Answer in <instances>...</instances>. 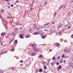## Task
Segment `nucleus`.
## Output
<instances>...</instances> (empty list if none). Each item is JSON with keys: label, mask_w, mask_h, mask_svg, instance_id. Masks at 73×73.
Listing matches in <instances>:
<instances>
[{"label": "nucleus", "mask_w": 73, "mask_h": 73, "mask_svg": "<svg viewBox=\"0 0 73 73\" xmlns=\"http://www.w3.org/2000/svg\"><path fill=\"white\" fill-rule=\"evenodd\" d=\"M64 52L69 53L70 52V49H66L64 50Z\"/></svg>", "instance_id": "nucleus-1"}, {"label": "nucleus", "mask_w": 73, "mask_h": 73, "mask_svg": "<svg viewBox=\"0 0 73 73\" xmlns=\"http://www.w3.org/2000/svg\"><path fill=\"white\" fill-rule=\"evenodd\" d=\"M68 66L69 67H72L73 68V63L71 62H70L68 63Z\"/></svg>", "instance_id": "nucleus-2"}, {"label": "nucleus", "mask_w": 73, "mask_h": 73, "mask_svg": "<svg viewBox=\"0 0 73 73\" xmlns=\"http://www.w3.org/2000/svg\"><path fill=\"white\" fill-rule=\"evenodd\" d=\"M5 35H6V33H2L1 34V36H3L4 37V36H5Z\"/></svg>", "instance_id": "nucleus-3"}, {"label": "nucleus", "mask_w": 73, "mask_h": 73, "mask_svg": "<svg viewBox=\"0 0 73 73\" xmlns=\"http://www.w3.org/2000/svg\"><path fill=\"white\" fill-rule=\"evenodd\" d=\"M61 69V65H60L59 66V67H58L57 68V69L58 70V71H59L60 69Z\"/></svg>", "instance_id": "nucleus-4"}, {"label": "nucleus", "mask_w": 73, "mask_h": 73, "mask_svg": "<svg viewBox=\"0 0 73 73\" xmlns=\"http://www.w3.org/2000/svg\"><path fill=\"white\" fill-rule=\"evenodd\" d=\"M26 13H27L28 15H29V14H30V11H29L28 10H26Z\"/></svg>", "instance_id": "nucleus-5"}, {"label": "nucleus", "mask_w": 73, "mask_h": 73, "mask_svg": "<svg viewBox=\"0 0 73 73\" xmlns=\"http://www.w3.org/2000/svg\"><path fill=\"white\" fill-rule=\"evenodd\" d=\"M16 25H19L20 24L19 23V21H17L16 22Z\"/></svg>", "instance_id": "nucleus-6"}, {"label": "nucleus", "mask_w": 73, "mask_h": 73, "mask_svg": "<svg viewBox=\"0 0 73 73\" xmlns=\"http://www.w3.org/2000/svg\"><path fill=\"white\" fill-rule=\"evenodd\" d=\"M38 34H40V32H35L34 33L35 35H38Z\"/></svg>", "instance_id": "nucleus-7"}, {"label": "nucleus", "mask_w": 73, "mask_h": 73, "mask_svg": "<svg viewBox=\"0 0 73 73\" xmlns=\"http://www.w3.org/2000/svg\"><path fill=\"white\" fill-rule=\"evenodd\" d=\"M62 26V24H61V23L58 26V28H61V27Z\"/></svg>", "instance_id": "nucleus-8"}, {"label": "nucleus", "mask_w": 73, "mask_h": 73, "mask_svg": "<svg viewBox=\"0 0 73 73\" xmlns=\"http://www.w3.org/2000/svg\"><path fill=\"white\" fill-rule=\"evenodd\" d=\"M20 38H23V35L21 34L20 35Z\"/></svg>", "instance_id": "nucleus-9"}, {"label": "nucleus", "mask_w": 73, "mask_h": 73, "mask_svg": "<svg viewBox=\"0 0 73 73\" xmlns=\"http://www.w3.org/2000/svg\"><path fill=\"white\" fill-rule=\"evenodd\" d=\"M39 72H42V69L41 68H40L39 70Z\"/></svg>", "instance_id": "nucleus-10"}, {"label": "nucleus", "mask_w": 73, "mask_h": 73, "mask_svg": "<svg viewBox=\"0 0 73 73\" xmlns=\"http://www.w3.org/2000/svg\"><path fill=\"white\" fill-rule=\"evenodd\" d=\"M40 32V34L41 36H42V34H44V32H43L41 31Z\"/></svg>", "instance_id": "nucleus-11"}, {"label": "nucleus", "mask_w": 73, "mask_h": 73, "mask_svg": "<svg viewBox=\"0 0 73 73\" xmlns=\"http://www.w3.org/2000/svg\"><path fill=\"white\" fill-rule=\"evenodd\" d=\"M64 7V5H62L59 8V9H61L62 8Z\"/></svg>", "instance_id": "nucleus-12"}, {"label": "nucleus", "mask_w": 73, "mask_h": 73, "mask_svg": "<svg viewBox=\"0 0 73 73\" xmlns=\"http://www.w3.org/2000/svg\"><path fill=\"white\" fill-rule=\"evenodd\" d=\"M36 69V73H37L38 72V69Z\"/></svg>", "instance_id": "nucleus-13"}, {"label": "nucleus", "mask_w": 73, "mask_h": 73, "mask_svg": "<svg viewBox=\"0 0 73 73\" xmlns=\"http://www.w3.org/2000/svg\"><path fill=\"white\" fill-rule=\"evenodd\" d=\"M48 24H49V23H47L46 24L44 25V26L48 25Z\"/></svg>", "instance_id": "nucleus-14"}, {"label": "nucleus", "mask_w": 73, "mask_h": 73, "mask_svg": "<svg viewBox=\"0 0 73 73\" xmlns=\"http://www.w3.org/2000/svg\"><path fill=\"white\" fill-rule=\"evenodd\" d=\"M69 56H65L64 57V58H69Z\"/></svg>", "instance_id": "nucleus-15"}, {"label": "nucleus", "mask_w": 73, "mask_h": 73, "mask_svg": "<svg viewBox=\"0 0 73 73\" xmlns=\"http://www.w3.org/2000/svg\"><path fill=\"white\" fill-rule=\"evenodd\" d=\"M35 55V53H34L32 54L31 55L32 56H34Z\"/></svg>", "instance_id": "nucleus-16"}, {"label": "nucleus", "mask_w": 73, "mask_h": 73, "mask_svg": "<svg viewBox=\"0 0 73 73\" xmlns=\"http://www.w3.org/2000/svg\"><path fill=\"white\" fill-rule=\"evenodd\" d=\"M58 34L59 35H61V33L60 31H59L58 32Z\"/></svg>", "instance_id": "nucleus-17"}, {"label": "nucleus", "mask_w": 73, "mask_h": 73, "mask_svg": "<svg viewBox=\"0 0 73 73\" xmlns=\"http://www.w3.org/2000/svg\"><path fill=\"white\" fill-rule=\"evenodd\" d=\"M11 35L12 36H15V33H12L11 34Z\"/></svg>", "instance_id": "nucleus-18"}, {"label": "nucleus", "mask_w": 73, "mask_h": 73, "mask_svg": "<svg viewBox=\"0 0 73 73\" xmlns=\"http://www.w3.org/2000/svg\"><path fill=\"white\" fill-rule=\"evenodd\" d=\"M12 49L11 50L12 51H14V50H15V48H14V47H13L12 48Z\"/></svg>", "instance_id": "nucleus-19"}, {"label": "nucleus", "mask_w": 73, "mask_h": 73, "mask_svg": "<svg viewBox=\"0 0 73 73\" xmlns=\"http://www.w3.org/2000/svg\"><path fill=\"white\" fill-rule=\"evenodd\" d=\"M14 40V38H13L10 41V43H11V42H12V41H13Z\"/></svg>", "instance_id": "nucleus-20"}, {"label": "nucleus", "mask_w": 73, "mask_h": 73, "mask_svg": "<svg viewBox=\"0 0 73 73\" xmlns=\"http://www.w3.org/2000/svg\"><path fill=\"white\" fill-rule=\"evenodd\" d=\"M16 43V44H17V40H15V42H14V43Z\"/></svg>", "instance_id": "nucleus-21"}, {"label": "nucleus", "mask_w": 73, "mask_h": 73, "mask_svg": "<svg viewBox=\"0 0 73 73\" xmlns=\"http://www.w3.org/2000/svg\"><path fill=\"white\" fill-rule=\"evenodd\" d=\"M65 30V29L64 28H63L62 30H61V31L62 32H64Z\"/></svg>", "instance_id": "nucleus-22"}, {"label": "nucleus", "mask_w": 73, "mask_h": 73, "mask_svg": "<svg viewBox=\"0 0 73 73\" xmlns=\"http://www.w3.org/2000/svg\"><path fill=\"white\" fill-rule=\"evenodd\" d=\"M64 57H65V56H64V54H63L62 56V58H64Z\"/></svg>", "instance_id": "nucleus-23"}, {"label": "nucleus", "mask_w": 73, "mask_h": 73, "mask_svg": "<svg viewBox=\"0 0 73 73\" xmlns=\"http://www.w3.org/2000/svg\"><path fill=\"white\" fill-rule=\"evenodd\" d=\"M29 37V35H26V38H28Z\"/></svg>", "instance_id": "nucleus-24"}, {"label": "nucleus", "mask_w": 73, "mask_h": 73, "mask_svg": "<svg viewBox=\"0 0 73 73\" xmlns=\"http://www.w3.org/2000/svg\"><path fill=\"white\" fill-rule=\"evenodd\" d=\"M56 14L57 13L56 12H55L54 14V15L55 16L56 15Z\"/></svg>", "instance_id": "nucleus-25"}, {"label": "nucleus", "mask_w": 73, "mask_h": 73, "mask_svg": "<svg viewBox=\"0 0 73 73\" xmlns=\"http://www.w3.org/2000/svg\"><path fill=\"white\" fill-rule=\"evenodd\" d=\"M58 46H59V44H57L56 45V47H58Z\"/></svg>", "instance_id": "nucleus-26"}, {"label": "nucleus", "mask_w": 73, "mask_h": 73, "mask_svg": "<svg viewBox=\"0 0 73 73\" xmlns=\"http://www.w3.org/2000/svg\"><path fill=\"white\" fill-rule=\"evenodd\" d=\"M39 50V49H36V50H35V51L36 52H38Z\"/></svg>", "instance_id": "nucleus-27"}, {"label": "nucleus", "mask_w": 73, "mask_h": 73, "mask_svg": "<svg viewBox=\"0 0 73 73\" xmlns=\"http://www.w3.org/2000/svg\"><path fill=\"white\" fill-rule=\"evenodd\" d=\"M39 57H40V58H41V57H42V55H40L39 56Z\"/></svg>", "instance_id": "nucleus-28"}, {"label": "nucleus", "mask_w": 73, "mask_h": 73, "mask_svg": "<svg viewBox=\"0 0 73 73\" xmlns=\"http://www.w3.org/2000/svg\"><path fill=\"white\" fill-rule=\"evenodd\" d=\"M36 49V47H34L33 48V49L34 50H35V49Z\"/></svg>", "instance_id": "nucleus-29"}, {"label": "nucleus", "mask_w": 73, "mask_h": 73, "mask_svg": "<svg viewBox=\"0 0 73 73\" xmlns=\"http://www.w3.org/2000/svg\"><path fill=\"white\" fill-rule=\"evenodd\" d=\"M25 2L27 3L28 1V0H25Z\"/></svg>", "instance_id": "nucleus-30"}, {"label": "nucleus", "mask_w": 73, "mask_h": 73, "mask_svg": "<svg viewBox=\"0 0 73 73\" xmlns=\"http://www.w3.org/2000/svg\"><path fill=\"white\" fill-rule=\"evenodd\" d=\"M1 12H4V9H2V10L1 11Z\"/></svg>", "instance_id": "nucleus-31"}, {"label": "nucleus", "mask_w": 73, "mask_h": 73, "mask_svg": "<svg viewBox=\"0 0 73 73\" xmlns=\"http://www.w3.org/2000/svg\"><path fill=\"white\" fill-rule=\"evenodd\" d=\"M3 53H4V52L3 51H2L1 52V54H3Z\"/></svg>", "instance_id": "nucleus-32"}, {"label": "nucleus", "mask_w": 73, "mask_h": 73, "mask_svg": "<svg viewBox=\"0 0 73 73\" xmlns=\"http://www.w3.org/2000/svg\"><path fill=\"white\" fill-rule=\"evenodd\" d=\"M55 57H54V56L52 58V60H54V59H55Z\"/></svg>", "instance_id": "nucleus-33"}, {"label": "nucleus", "mask_w": 73, "mask_h": 73, "mask_svg": "<svg viewBox=\"0 0 73 73\" xmlns=\"http://www.w3.org/2000/svg\"><path fill=\"white\" fill-rule=\"evenodd\" d=\"M35 46V44H32L31 45V46H32L33 47V46Z\"/></svg>", "instance_id": "nucleus-34"}, {"label": "nucleus", "mask_w": 73, "mask_h": 73, "mask_svg": "<svg viewBox=\"0 0 73 73\" xmlns=\"http://www.w3.org/2000/svg\"><path fill=\"white\" fill-rule=\"evenodd\" d=\"M47 2H45L44 3V5H46V4H47Z\"/></svg>", "instance_id": "nucleus-35"}, {"label": "nucleus", "mask_w": 73, "mask_h": 73, "mask_svg": "<svg viewBox=\"0 0 73 73\" xmlns=\"http://www.w3.org/2000/svg\"><path fill=\"white\" fill-rule=\"evenodd\" d=\"M15 35H16V34H17V32L16 31H15Z\"/></svg>", "instance_id": "nucleus-36"}, {"label": "nucleus", "mask_w": 73, "mask_h": 73, "mask_svg": "<svg viewBox=\"0 0 73 73\" xmlns=\"http://www.w3.org/2000/svg\"><path fill=\"white\" fill-rule=\"evenodd\" d=\"M15 31H17V30H18V29L17 28H15Z\"/></svg>", "instance_id": "nucleus-37"}, {"label": "nucleus", "mask_w": 73, "mask_h": 73, "mask_svg": "<svg viewBox=\"0 0 73 73\" xmlns=\"http://www.w3.org/2000/svg\"><path fill=\"white\" fill-rule=\"evenodd\" d=\"M42 38H45V37L44 36H42Z\"/></svg>", "instance_id": "nucleus-38"}, {"label": "nucleus", "mask_w": 73, "mask_h": 73, "mask_svg": "<svg viewBox=\"0 0 73 73\" xmlns=\"http://www.w3.org/2000/svg\"><path fill=\"white\" fill-rule=\"evenodd\" d=\"M63 62V60H60V63H62Z\"/></svg>", "instance_id": "nucleus-39"}, {"label": "nucleus", "mask_w": 73, "mask_h": 73, "mask_svg": "<svg viewBox=\"0 0 73 73\" xmlns=\"http://www.w3.org/2000/svg\"><path fill=\"white\" fill-rule=\"evenodd\" d=\"M54 62H53L51 64V65H54Z\"/></svg>", "instance_id": "nucleus-40"}, {"label": "nucleus", "mask_w": 73, "mask_h": 73, "mask_svg": "<svg viewBox=\"0 0 73 73\" xmlns=\"http://www.w3.org/2000/svg\"><path fill=\"white\" fill-rule=\"evenodd\" d=\"M16 3H19V1H18V0H17V1H16Z\"/></svg>", "instance_id": "nucleus-41"}, {"label": "nucleus", "mask_w": 73, "mask_h": 73, "mask_svg": "<svg viewBox=\"0 0 73 73\" xmlns=\"http://www.w3.org/2000/svg\"><path fill=\"white\" fill-rule=\"evenodd\" d=\"M56 64H57V65H59V63L58 62H56Z\"/></svg>", "instance_id": "nucleus-42"}, {"label": "nucleus", "mask_w": 73, "mask_h": 73, "mask_svg": "<svg viewBox=\"0 0 73 73\" xmlns=\"http://www.w3.org/2000/svg\"><path fill=\"white\" fill-rule=\"evenodd\" d=\"M55 23V22H52V24H54Z\"/></svg>", "instance_id": "nucleus-43"}, {"label": "nucleus", "mask_w": 73, "mask_h": 73, "mask_svg": "<svg viewBox=\"0 0 73 73\" xmlns=\"http://www.w3.org/2000/svg\"><path fill=\"white\" fill-rule=\"evenodd\" d=\"M64 42H67L66 40H64Z\"/></svg>", "instance_id": "nucleus-44"}, {"label": "nucleus", "mask_w": 73, "mask_h": 73, "mask_svg": "<svg viewBox=\"0 0 73 73\" xmlns=\"http://www.w3.org/2000/svg\"><path fill=\"white\" fill-rule=\"evenodd\" d=\"M60 56H58V57H57V59H60Z\"/></svg>", "instance_id": "nucleus-45"}, {"label": "nucleus", "mask_w": 73, "mask_h": 73, "mask_svg": "<svg viewBox=\"0 0 73 73\" xmlns=\"http://www.w3.org/2000/svg\"><path fill=\"white\" fill-rule=\"evenodd\" d=\"M44 69H46V67L44 66Z\"/></svg>", "instance_id": "nucleus-46"}, {"label": "nucleus", "mask_w": 73, "mask_h": 73, "mask_svg": "<svg viewBox=\"0 0 73 73\" xmlns=\"http://www.w3.org/2000/svg\"><path fill=\"white\" fill-rule=\"evenodd\" d=\"M36 26H35L34 27V29H36Z\"/></svg>", "instance_id": "nucleus-47"}, {"label": "nucleus", "mask_w": 73, "mask_h": 73, "mask_svg": "<svg viewBox=\"0 0 73 73\" xmlns=\"http://www.w3.org/2000/svg\"><path fill=\"white\" fill-rule=\"evenodd\" d=\"M7 18H9V19H11V17L9 16Z\"/></svg>", "instance_id": "nucleus-48"}, {"label": "nucleus", "mask_w": 73, "mask_h": 73, "mask_svg": "<svg viewBox=\"0 0 73 73\" xmlns=\"http://www.w3.org/2000/svg\"><path fill=\"white\" fill-rule=\"evenodd\" d=\"M20 62H23V61L22 60H21L20 61Z\"/></svg>", "instance_id": "nucleus-49"}, {"label": "nucleus", "mask_w": 73, "mask_h": 73, "mask_svg": "<svg viewBox=\"0 0 73 73\" xmlns=\"http://www.w3.org/2000/svg\"><path fill=\"white\" fill-rule=\"evenodd\" d=\"M11 7H13V4H12L11 5Z\"/></svg>", "instance_id": "nucleus-50"}, {"label": "nucleus", "mask_w": 73, "mask_h": 73, "mask_svg": "<svg viewBox=\"0 0 73 73\" xmlns=\"http://www.w3.org/2000/svg\"><path fill=\"white\" fill-rule=\"evenodd\" d=\"M69 28H70V26H69L68 28V29H69Z\"/></svg>", "instance_id": "nucleus-51"}, {"label": "nucleus", "mask_w": 73, "mask_h": 73, "mask_svg": "<svg viewBox=\"0 0 73 73\" xmlns=\"http://www.w3.org/2000/svg\"><path fill=\"white\" fill-rule=\"evenodd\" d=\"M7 53V51H5L4 52V53Z\"/></svg>", "instance_id": "nucleus-52"}, {"label": "nucleus", "mask_w": 73, "mask_h": 73, "mask_svg": "<svg viewBox=\"0 0 73 73\" xmlns=\"http://www.w3.org/2000/svg\"><path fill=\"white\" fill-rule=\"evenodd\" d=\"M12 70H14V69H15V68H12Z\"/></svg>", "instance_id": "nucleus-53"}, {"label": "nucleus", "mask_w": 73, "mask_h": 73, "mask_svg": "<svg viewBox=\"0 0 73 73\" xmlns=\"http://www.w3.org/2000/svg\"><path fill=\"white\" fill-rule=\"evenodd\" d=\"M73 0H71V3H73Z\"/></svg>", "instance_id": "nucleus-54"}, {"label": "nucleus", "mask_w": 73, "mask_h": 73, "mask_svg": "<svg viewBox=\"0 0 73 73\" xmlns=\"http://www.w3.org/2000/svg\"><path fill=\"white\" fill-rule=\"evenodd\" d=\"M71 38H73V35H72V36H71Z\"/></svg>", "instance_id": "nucleus-55"}, {"label": "nucleus", "mask_w": 73, "mask_h": 73, "mask_svg": "<svg viewBox=\"0 0 73 73\" xmlns=\"http://www.w3.org/2000/svg\"><path fill=\"white\" fill-rule=\"evenodd\" d=\"M0 73H3L2 71H0Z\"/></svg>", "instance_id": "nucleus-56"}, {"label": "nucleus", "mask_w": 73, "mask_h": 73, "mask_svg": "<svg viewBox=\"0 0 73 73\" xmlns=\"http://www.w3.org/2000/svg\"><path fill=\"white\" fill-rule=\"evenodd\" d=\"M33 4L35 3V1H33Z\"/></svg>", "instance_id": "nucleus-57"}, {"label": "nucleus", "mask_w": 73, "mask_h": 73, "mask_svg": "<svg viewBox=\"0 0 73 73\" xmlns=\"http://www.w3.org/2000/svg\"><path fill=\"white\" fill-rule=\"evenodd\" d=\"M49 65V63L47 62V65Z\"/></svg>", "instance_id": "nucleus-58"}, {"label": "nucleus", "mask_w": 73, "mask_h": 73, "mask_svg": "<svg viewBox=\"0 0 73 73\" xmlns=\"http://www.w3.org/2000/svg\"><path fill=\"white\" fill-rule=\"evenodd\" d=\"M52 50H49L50 52H52Z\"/></svg>", "instance_id": "nucleus-59"}, {"label": "nucleus", "mask_w": 73, "mask_h": 73, "mask_svg": "<svg viewBox=\"0 0 73 73\" xmlns=\"http://www.w3.org/2000/svg\"><path fill=\"white\" fill-rule=\"evenodd\" d=\"M10 8V6H8V8Z\"/></svg>", "instance_id": "nucleus-60"}, {"label": "nucleus", "mask_w": 73, "mask_h": 73, "mask_svg": "<svg viewBox=\"0 0 73 73\" xmlns=\"http://www.w3.org/2000/svg\"><path fill=\"white\" fill-rule=\"evenodd\" d=\"M42 64L43 65H45V64H44V63H43V62H42Z\"/></svg>", "instance_id": "nucleus-61"}, {"label": "nucleus", "mask_w": 73, "mask_h": 73, "mask_svg": "<svg viewBox=\"0 0 73 73\" xmlns=\"http://www.w3.org/2000/svg\"><path fill=\"white\" fill-rule=\"evenodd\" d=\"M1 45H3V43H1Z\"/></svg>", "instance_id": "nucleus-62"}, {"label": "nucleus", "mask_w": 73, "mask_h": 73, "mask_svg": "<svg viewBox=\"0 0 73 73\" xmlns=\"http://www.w3.org/2000/svg\"><path fill=\"white\" fill-rule=\"evenodd\" d=\"M65 61H66L65 60H64V62H63L64 63H65Z\"/></svg>", "instance_id": "nucleus-63"}, {"label": "nucleus", "mask_w": 73, "mask_h": 73, "mask_svg": "<svg viewBox=\"0 0 73 73\" xmlns=\"http://www.w3.org/2000/svg\"><path fill=\"white\" fill-rule=\"evenodd\" d=\"M44 36H45V37H46V36H47V35H45Z\"/></svg>", "instance_id": "nucleus-64"}]
</instances>
